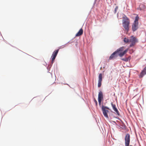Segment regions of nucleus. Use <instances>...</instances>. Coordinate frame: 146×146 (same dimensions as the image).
Masks as SVG:
<instances>
[{"label":"nucleus","instance_id":"obj_12","mask_svg":"<svg viewBox=\"0 0 146 146\" xmlns=\"http://www.w3.org/2000/svg\"><path fill=\"white\" fill-rule=\"evenodd\" d=\"M83 33V30L81 28L78 31V32L76 34V36H81Z\"/></svg>","mask_w":146,"mask_h":146},{"label":"nucleus","instance_id":"obj_11","mask_svg":"<svg viewBox=\"0 0 146 146\" xmlns=\"http://www.w3.org/2000/svg\"><path fill=\"white\" fill-rule=\"evenodd\" d=\"M146 74V66L141 72L139 77L140 78H142Z\"/></svg>","mask_w":146,"mask_h":146},{"label":"nucleus","instance_id":"obj_5","mask_svg":"<svg viewBox=\"0 0 146 146\" xmlns=\"http://www.w3.org/2000/svg\"><path fill=\"white\" fill-rule=\"evenodd\" d=\"M59 51V49H57L55 50L53 52L52 56H51L52 61L51 62L52 64L54 62V60H55L57 55Z\"/></svg>","mask_w":146,"mask_h":146},{"label":"nucleus","instance_id":"obj_9","mask_svg":"<svg viewBox=\"0 0 146 146\" xmlns=\"http://www.w3.org/2000/svg\"><path fill=\"white\" fill-rule=\"evenodd\" d=\"M118 56L117 54H116V52H113L110 56L109 58V60H111L117 57Z\"/></svg>","mask_w":146,"mask_h":146},{"label":"nucleus","instance_id":"obj_7","mask_svg":"<svg viewBox=\"0 0 146 146\" xmlns=\"http://www.w3.org/2000/svg\"><path fill=\"white\" fill-rule=\"evenodd\" d=\"M103 99V93L102 92H99L98 95V101L99 104H101L102 100Z\"/></svg>","mask_w":146,"mask_h":146},{"label":"nucleus","instance_id":"obj_14","mask_svg":"<svg viewBox=\"0 0 146 146\" xmlns=\"http://www.w3.org/2000/svg\"><path fill=\"white\" fill-rule=\"evenodd\" d=\"M139 19V17L138 15H137L136 17H135V20L134 21V23H138V20Z\"/></svg>","mask_w":146,"mask_h":146},{"label":"nucleus","instance_id":"obj_3","mask_svg":"<svg viewBox=\"0 0 146 146\" xmlns=\"http://www.w3.org/2000/svg\"><path fill=\"white\" fill-rule=\"evenodd\" d=\"M102 109L104 116L106 118H108V113L109 112L108 110H109V108L106 106H102Z\"/></svg>","mask_w":146,"mask_h":146},{"label":"nucleus","instance_id":"obj_15","mask_svg":"<svg viewBox=\"0 0 146 146\" xmlns=\"http://www.w3.org/2000/svg\"><path fill=\"white\" fill-rule=\"evenodd\" d=\"M130 57H129L128 58H122L121 59L122 60L125 61V62H127L129 60H130Z\"/></svg>","mask_w":146,"mask_h":146},{"label":"nucleus","instance_id":"obj_6","mask_svg":"<svg viewBox=\"0 0 146 146\" xmlns=\"http://www.w3.org/2000/svg\"><path fill=\"white\" fill-rule=\"evenodd\" d=\"M102 74H100L98 76V87L100 88L101 87L102 84Z\"/></svg>","mask_w":146,"mask_h":146},{"label":"nucleus","instance_id":"obj_8","mask_svg":"<svg viewBox=\"0 0 146 146\" xmlns=\"http://www.w3.org/2000/svg\"><path fill=\"white\" fill-rule=\"evenodd\" d=\"M111 105L114 111L115 112V113L118 115H119V113L116 107L115 104H114L112 102L111 103Z\"/></svg>","mask_w":146,"mask_h":146},{"label":"nucleus","instance_id":"obj_4","mask_svg":"<svg viewBox=\"0 0 146 146\" xmlns=\"http://www.w3.org/2000/svg\"><path fill=\"white\" fill-rule=\"evenodd\" d=\"M130 142V135L128 133H127L125 137V146H132L129 145Z\"/></svg>","mask_w":146,"mask_h":146},{"label":"nucleus","instance_id":"obj_21","mask_svg":"<svg viewBox=\"0 0 146 146\" xmlns=\"http://www.w3.org/2000/svg\"><path fill=\"white\" fill-rule=\"evenodd\" d=\"M118 9V7L117 6H116L115 9V12H116V11H117V9Z\"/></svg>","mask_w":146,"mask_h":146},{"label":"nucleus","instance_id":"obj_19","mask_svg":"<svg viewBox=\"0 0 146 146\" xmlns=\"http://www.w3.org/2000/svg\"><path fill=\"white\" fill-rule=\"evenodd\" d=\"M94 102L96 104V106H97V105H98L97 102L95 99H94Z\"/></svg>","mask_w":146,"mask_h":146},{"label":"nucleus","instance_id":"obj_13","mask_svg":"<svg viewBox=\"0 0 146 146\" xmlns=\"http://www.w3.org/2000/svg\"><path fill=\"white\" fill-rule=\"evenodd\" d=\"M124 48V47L122 46L121 47L119 48L116 51H115V52H116V54H118L120 52L122 51Z\"/></svg>","mask_w":146,"mask_h":146},{"label":"nucleus","instance_id":"obj_10","mask_svg":"<svg viewBox=\"0 0 146 146\" xmlns=\"http://www.w3.org/2000/svg\"><path fill=\"white\" fill-rule=\"evenodd\" d=\"M138 23H133L132 25V29L133 31H135L138 29Z\"/></svg>","mask_w":146,"mask_h":146},{"label":"nucleus","instance_id":"obj_1","mask_svg":"<svg viewBox=\"0 0 146 146\" xmlns=\"http://www.w3.org/2000/svg\"><path fill=\"white\" fill-rule=\"evenodd\" d=\"M123 25L125 30L128 31L129 29V19L125 16L123 17Z\"/></svg>","mask_w":146,"mask_h":146},{"label":"nucleus","instance_id":"obj_16","mask_svg":"<svg viewBox=\"0 0 146 146\" xmlns=\"http://www.w3.org/2000/svg\"><path fill=\"white\" fill-rule=\"evenodd\" d=\"M117 54H118V55H119L120 57L123 56L125 54L123 52H120Z\"/></svg>","mask_w":146,"mask_h":146},{"label":"nucleus","instance_id":"obj_2","mask_svg":"<svg viewBox=\"0 0 146 146\" xmlns=\"http://www.w3.org/2000/svg\"><path fill=\"white\" fill-rule=\"evenodd\" d=\"M138 42L137 39L134 36H131L129 39V42L130 43L129 45L130 47L134 46Z\"/></svg>","mask_w":146,"mask_h":146},{"label":"nucleus","instance_id":"obj_20","mask_svg":"<svg viewBox=\"0 0 146 146\" xmlns=\"http://www.w3.org/2000/svg\"><path fill=\"white\" fill-rule=\"evenodd\" d=\"M128 50V49H126L125 50H124L123 52L125 54L126 52H127Z\"/></svg>","mask_w":146,"mask_h":146},{"label":"nucleus","instance_id":"obj_17","mask_svg":"<svg viewBox=\"0 0 146 146\" xmlns=\"http://www.w3.org/2000/svg\"><path fill=\"white\" fill-rule=\"evenodd\" d=\"M123 41L125 43H128L129 42V39L126 38H125Z\"/></svg>","mask_w":146,"mask_h":146},{"label":"nucleus","instance_id":"obj_18","mask_svg":"<svg viewBox=\"0 0 146 146\" xmlns=\"http://www.w3.org/2000/svg\"><path fill=\"white\" fill-rule=\"evenodd\" d=\"M142 6H143V7H144V5L143 4H141L140 5H139V8L141 10L142 9Z\"/></svg>","mask_w":146,"mask_h":146}]
</instances>
